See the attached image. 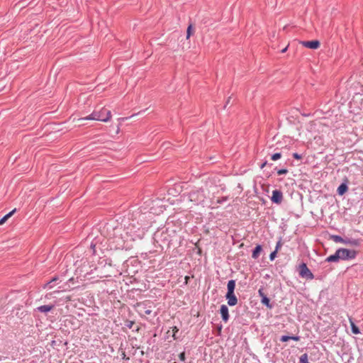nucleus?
I'll return each instance as SVG.
<instances>
[{
    "mask_svg": "<svg viewBox=\"0 0 363 363\" xmlns=\"http://www.w3.org/2000/svg\"><path fill=\"white\" fill-rule=\"evenodd\" d=\"M111 111L102 108L100 111H94L89 116L80 118L79 120H95L102 122H108L111 118Z\"/></svg>",
    "mask_w": 363,
    "mask_h": 363,
    "instance_id": "obj_1",
    "label": "nucleus"
},
{
    "mask_svg": "<svg viewBox=\"0 0 363 363\" xmlns=\"http://www.w3.org/2000/svg\"><path fill=\"white\" fill-rule=\"evenodd\" d=\"M189 200L195 204L203 203L206 199V194L203 189H196L191 190L189 194Z\"/></svg>",
    "mask_w": 363,
    "mask_h": 363,
    "instance_id": "obj_2",
    "label": "nucleus"
},
{
    "mask_svg": "<svg viewBox=\"0 0 363 363\" xmlns=\"http://www.w3.org/2000/svg\"><path fill=\"white\" fill-rule=\"evenodd\" d=\"M340 259L350 260L356 257L357 252L354 250H349L346 248H339L337 250Z\"/></svg>",
    "mask_w": 363,
    "mask_h": 363,
    "instance_id": "obj_3",
    "label": "nucleus"
},
{
    "mask_svg": "<svg viewBox=\"0 0 363 363\" xmlns=\"http://www.w3.org/2000/svg\"><path fill=\"white\" fill-rule=\"evenodd\" d=\"M298 273L300 277L303 278H307L309 279H313L314 278L313 273L308 268L306 263H301L298 266Z\"/></svg>",
    "mask_w": 363,
    "mask_h": 363,
    "instance_id": "obj_4",
    "label": "nucleus"
},
{
    "mask_svg": "<svg viewBox=\"0 0 363 363\" xmlns=\"http://www.w3.org/2000/svg\"><path fill=\"white\" fill-rule=\"evenodd\" d=\"M272 203L276 204H281L283 201V194L280 190H274L272 191V196L271 197Z\"/></svg>",
    "mask_w": 363,
    "mask_h": 363,
    "instance_id": "obj_5",
    "label": "nucleus"
},
{
    "mask_svg": "<svg viewBox=\"0 0 363 363\" xmlns=\"http://www.w3.org/2000/svg\"><path fill=\"white\" fill-rule=\"evenodd\" d=\"M225 298L228 301V304L230 306H234L238 303V298L234 293L227 292Z\"/></svg>",
    "mask_w": 363,
    "mask_h": 363,
    "instance_id": "obj_6",
    "label": "nucleus"
},
{
    "mask_svg": "<svg viewBox=\"0 0 363 363\" xmlns=\"http://www.w3.org/2000/svg\"><path fill=\"white\" fill-rule=\"evenodd\" d=\"M301 44L306 48L314 50L318 49L320 47V42L317 40L311 41H302Z\"/></svg>",
    "mask_w": 363,
    "mask_h": 363,
    "instance_id": "obj_7",
    "label": "nucleus"
},
{
    "mask_svg": "<svg viewBox=\"0 0 363 363\" xmlns=\"http://www.w3.org/2000/svg\"><path fill=\"white\" fill-rule=\"evenodd\" d=\"M220 313L221 315L222 320L226 323L229 320L228 308L226 305H221L220 308Z\"/></svg>",
    "mask_w": 363,
    "mask_h": 363,
    "instance_id": "obj_8",
    "label": "nucleus"
},
{
    "mask_svg": "<svg viewBox=\"0 0 363 363\" xmlns=\"http://www.w3.org/2000/svg\"><path fill=\"white\" fill-rule=\"evenodd\" d=\"M138 307L140 313L141 314L143 313V314H145V315H150L152 313V309L150 308V307H149L147 308V306H146V303H144V302L138 303Z\"/></svg>",
    "mask_w": 363,
    "mask_h": 363,
    "instance_id": "obj_9",
    "label": "nucleus"
},
{
    "mask_svg": "<svg viewBox=\"0 0 363 363\" xmlns=\"http://www.w3.org/2000/svg\"><path fill=\"white\" fill-rule=\"evenodd\" d=\"M361 241L359 239H345V245H350L351 246H359Z\"/></svg>",
    "mask_w": 363,
    "mask_h": 363,
    "instance_id": "obj_10",
    "label": "nucleus"
},
{
    "mask_svg": "<svg viewBox=\"0 0 363 363\" xmlns=\"http://www.w3.org/2000/svg\"><path fill=\"white\" fill-rule=\"evenodd\" d=\"M339 260H340V258H339V255H338V253L337 251L335 252V254L328 256L325 259V262H337Z\"/></svg>",
    "mask_w": 363,
    "mask_h": 363,
    "instance_id": "obj_11",
    "label": "nucleus"
},
{
    "mask_svg": "<svg viewBox=\"0 0 363 363\" xmlns=\"http://www.w3.org/2000/svg\"><path fill=\"white\" fill-rule=\"evenodd\" d=\"M262 250V246L260 245H257L252 251V257L255 259H257Z\"/></svg>",
    "mask_w": 363,
    "mask_h": 363,
    "instance_id": "obj_12",
    "label": "nucleus"
},
{
    "mask_svg": "<svg viewBox=\"0 0 363 363\" xmlns=\"http://www.w3.org/2000/svg\"><path fill=\"white\" fill-rule=\"evenodd\" d=\"M289 340H295V341H299L300 337L299 336L282 335L280 337V341L283 342H287Z\"/></svg>",
    "mask_w": 363,
    "mask_h": 363,
    "instance_id": "obj_13",
    "label": "nucleus"
},
{
    "mask_svg": "<svg viewBox=\"0 0 363 363\" xmlns=\"http://www.w3.org/2000/svg\"><path fill=\"white\" fill-rule=\"evenodd\" d=\"M235 288V281L233 279L229 280L227 284V292L234 293Z\"/></svg>",
    "mask_w": 363,
    "mask_h": 363,
    "instance_id": "obj_14",
    "label": "nucleus"
},
{
    "mask_svg": "<svg viewBox=\"0 0 363 363\" xmlns=\"http://www.w3.org/2000/svg\"><path fill=\"white\" fill-rule=\"evenodd\" d=\"M347 189H348V187H347V184L345 183H342L338 186L337 191L339 195L342 196L346 193Z\"/></svg>",
    "mask_w": 363,
    "mask_h": 363,
    "instance_id": "obj_15",
    "label": "nucleus"
},
{
    "mask_svg": "<svg viewBox=\"0 0 363 363\" xmlns=\"http://www.w3.org/2000/svg\"><path fill=\"white\" fill-rule=\"evenodd\" d=\"M113 239V242H116V248H122L123 247V240L121 238H118V237H114L112 238Z\"/></svg>",
    "mask_w": 363,
    "mask_h": 363,
    "instance_id": "obj_16",
    "label": "nucleus"
},
{
    "mask_svg": "<svg viewBox=\"0 0 363 363\" xmlns=\"http://www.w3.org/2000/svg\"><path fill=\"white\" fill-rule=\"evenodd\" d=\"M349 320L351 325L352 332L355 335L360 333L359 328L354 324V323L352 320V318H350Z\"/></svg>",
    "mask_w": 363,
    "mask_h": 363,
    "instance_id": "obj_17",
    "label": "nucleus"
},
{
    "mask_svg": "<svg viewBox=\"0 0 363 363\" xmlns=\"http://www.w3.org/2000/svg\"><path fill=\"white\" fill-rule=\"evenodd\" d=\"M261 303L269 309H272L273 307V306L270 303L269 298L267 296H263V298L261 299Z\"/></svg>",
    "mask_w": 363,
    "mask_h": 363,
    "instance_id": "obj_18",
    "label": "nucleus"
},
{
    "mask_svg": "<svg viewBox=\"0 0 363 363\" xmlns=\"http://www.w3.org/2000/svg\"><path fill=\"white\" fill-rule=\"evenodd\" d=\"M16 209L14 208L11 212L5 215L1 219H0V225H3L11 216L16 212Z\"/></svg>",
    "mask_w": 363,
    "mask_h": 363,
    "instance_id": "obj_19",
    "label": "nucleus"
},
{
    "mask_svg": "<svg viewBox=\"0 0 363 363\" xmlns=\"http://www.w3.org/2000/svg\"><path fill=\"white\" fill-rule=\"evenodd\" d=\"M53 308L52 306H50V305H43V306H41L40 307H38V311L40 312H42V313H47V312H49L52 310V308Z\"/></svg>",
    "mask_w": 363,
    "mask_h": 363,
    "instance_id": "obj_20",
    "label": "nucleus"
},
{
    "mask_svg": "<svg viewBox=\"0 0 363 363\" xmlns=\"http://www.w3.org/2000/svg\"><path fill=\"white\" fill-rule=\"evenodd\" d=\"M331 238H332L333 240L335 242H340V243H343V244L345 243V239H344L343 238H342L340 235H332Z\"/></svg>",
    "mask_w": 363,
    "mask_h": 363,
    "instance_id": "obj_21",
    "label": "nucleus"
},
{
    "mask_svg": "<svg viewBox=\"0 0 363 363\" xmlns=\"http://www.w3.org/2000/svg\"><path fill=\"white\" fill-rule=\"evenodd\" d=\"M299 362L300 363H309L308 354L306 353L303 354L300 357Z\"/></svg>",
    "mask_w": 363,
    "mask_h": 363,
    "instance_id": "obj_22",
    "label": "nucleus"
},
{
    "mask_svg": "<svg viewBox=\"0 0 363 363\" xmlns=\"http://www.w3.org/2000/svg\"><path fill=\"white\" fill-rule=\"evenodd\" d=\"M58 280V277H54L50 281H48L44 286V288H50L51 289L52 286H50L51 283L54 282V281H56Z\"/></svg>",
    "mask_w": 363,
    "mask_h": 363,
    "instance_id": "obj_23",
    "label": "nucleus"
},
{
    "mask_svg": "<svg viewBox=\"0 0 363 363\" xmlns=\"http://www.w3.org/2000/svg\"><path fill=\"white\" fill-rule=\"evenodd\" d=\"M281 157V153L280 152H277V153H274L272 155L271 157V159L273 160V161H276L279 159H280Z\"/></svg>",
    "mask_w": 363,
    "mask_h": 363,
    "instance_id": "obj_24",
    "label": "nucleus"
},
{
    "mask_svg": "<svg viewBox=\"0 0 363 363\" xmlns=\"http://www.w3.org/2000/svg\"><path fill=\"white\" fill-rule=\"evenodd\" d=\"M191 30H192V26L191 25H189L187 28V31H186V38H189V37L191 36Z\"/></svg>",
    "mask_w": 363,
    "mask_h": 363,
    "instance_id": "obj_25",
    "label": "nucleus"
},
{
    "mask_svg": "<svg viewBox=\"0 0 363 363\" xmlns=\"http://www.w3.org/2000/svg\"><path fill=\"white\" fill-rule=\"evenodd\" d=\"M286 173H288V169H278L277 170V174L279 175L286 174Z\"/></svg>",
    "mask_w": 363,
    "mask_h": 363,
    "instance_id": "obj_26",
    "label": "nucleus"
},
{
    "mask_svg": "<svg viewBox=\"0 0 363 363\" xmlns=\"http://www.w3.org/2000/svg\"><path fill=\"white\" fill-rule=\"evenodd\" d=\"M179 331V329L177 328V327L176 326H174L172 328V332H173V337H174V340H177V337H176V333Z\"/></svg>",
    "mask_w": 363,
    "mask_h": 363,
    "instance_id": "obj_27",
    "label": "nucleus"
},
{
    "mask_svg": "<svg viewBox=\"0 0 363 363\" xmlns=\"http://www.w3.org/2000/svg\"><path fill=\"white\" fill-rule=\"evenodd\" d=\"M282 246V242H281V240H279L277 242V245H276V247H275V250H277V252H278V250Z\"/></svg>",
    "mask_w": 363,
    "mask_h": 363,
    "instance_id": "obj_28",
    "label": "nucleus"
},
{
    "mask_svg": "<svg viewBox=\"0 0 363 363\" xmlns=\"http://www.w3.org/2000/svg\"><path fill=\"white\" fill-rule=\"evenodd\" d=\"M277 250H274V251H273V252L270 254V255H269V259H270V260H272H272H274V258H275V257H276V256H277Z\"/></svg>",
    "mask_w": 363,
    "mask_h": 363,
    "instance_id": "obj_29",
    "label": "nucleus"
},
{
    "mask_svg": "<svg viewBox=\"0 0 363 363\" xmlns=\"http://www.w3.org/2000/svg\"><path fill=\"white\" fill-rule=\"evenodd\" d=\"M179 359L182 361V362H184L185 359H186V357H185V352H183L182 353L179 354Z\"/></svg>",
    "mask_w": 363,
    "mask_h": 363,
    "instance_id": "obj_30",
    "label": "nucleus"
},
{
    "mask_svg": "<svg viewBox=\"0 0 363 363\" xmlns=\"http://www.w3.org/2000/svg\"><path fill=\"white\" fill-rule=\"evenodd\" d=\"M292 155H293V157L296 160H301L302 158V156L297 152L293 153Z\"/></svg>",
    "mask_w": 363,
    "mask_h": 363,
    "instance_id": "obj_31",
    "label": "nucleus"
},
{
    "mask_svg": "<svg viewBox=\"0 0 363 363\" xmlns=\"http://www.w3.org/2000/svg\"><path fill=\"white\" fill-rule=\"evenodd\" d=\"M134 324V322L133 321H131V320H127L126 321V324L125 325L128 328H132L133 325Z\"/></svg>",
    "mask_w": 363,
    "mask_h": 363,
    "instance_id": "obj_32",
    "label": "nucleus"
},
{
    "mask_svg": "<svg viewBox=\"0 0 363 363\" xmlns=\"http://www.w3.org/2000/svg\"><path fill=\"white\" fill-rule=\"evenodd\" d=\"M258 294L261 297V299L263 298V296H266V294L264 292L263 289H259L258 290Z\"/></svg>",
    "mask_w": 363,
    "mask_h": 363,
    "instance_id": "obj_33",
    "label": "nucleus"
},
{
    "mask_svg": "<svg viewBox=\"0 0 363 363\" xmlns=\"http://www.w3.org/2000/svg\"><path fill=\"white\" fill-rule=\"evenodd\" d=\"M228 198L227 197H222L220 199H218L217 200V203H222L223 202L227 201Z\"/></svg>",
    "mask_w": 363,
    "mask_h": 363,
    "instance_id": "obj_34",
    "label": "nucleus"
},
{
    "mask_svg": "<svg viewBox=\"0 0 363 363\" xmlns=\"http://www.w3.org/2000/svg\"><path fill=\"white\" fill-rule=\"evenodd\" d=\"M267 164V162L265 161L264 162H263L261 166H260V168L261 169H263L266 165Z\"/></svg>",
    "mask_w": 363,
    "mask_h": 363,
    "instance_id": "obj_35",
    "label": "nucleus"
},
{
    "mask_svg": "<svg viewBox=\"0 0 363 363\" xmlns=\"http://www.w3.org/2000/svg\"><path fill=\"white\" fill-rule=\"evenodd\" d=\"M122 356H123V359H129V357H126V355H125V352H123L122 354Z\"/></svg>",
    "mask_w": 363,
    "mask_h": 363,
    "instance_id": "obj_36",
    "label": "nucleus"
},
{
    "mask_svg": "<svg viewBox=\"0 0 363 363\" xmlns=\"http://www.w3.org/2000/svg\"><path fill=\"white\" fill-rule=\"evenodd\" d=\"M287 48H288V47H286V48H284V49H282V50H281V53L285 52L286 51V50H287Z\"/></svg>",
    "mask_w": 363,
    "mask_h": 363,
    "instance_id": "obj_37",
    "label": "nucleus"
},
{
    "mask_svg": "<svg viewBox=\"0 0 363 363\" xmlns=\"http://www.w3.org/2000/svg\"><path fill=\"white\" fill-rule=\"evenodd\" d=\"M230 97H229L226 101V104L225 105V108L226 107L227 104L230 103Z\"/></svg>",
    "mask_w": 363,
    "mask_h": 363,
    "instance_id": "obj_38",
    "label": "nucleus"
},
{
    "mask_svg": "<svg viewBox=\"0 0 363 363\" xmlns=\"http://www.w3.org/2000/svg\"><path fill=\"white\" fill-rule=\"evenodd\" d=\"M189 279V277L188 276H186L185 277V282H186V284H187Z\"/></svg>",
    "mask_w": 363,
    "mask_h": 363,
    "instance_id": "obj_39",
    "label": "nucleus"
},
{
    "mask_svg": "<svg viewBox=\"0 0 363 363\" xmlns=\"http://www.w3.org/2000/svg\"><path fill=\"white\" fill-rule=\"evenodd\" d=\"M67 301H70V300H71L70 296H67Z\"/></svg>",
    "mask_w": 363,
    "mask_h": 363,
    "instance_id": "obj_40",
    "label": "nucleus"
},
{
    "mask_svg": "<svg viewBox=\"0 0 363 363\" xmlns=\"http://www.w3.org/2000/svg\"><path fill=\"white\" fill-rule=\"evenodd\" d=\"M95 247V245H91V248H94Z\"/></svg>",
    "mask_w": 363,
    "mask_h": 363,
    "instance_id": "obj_41",
    "label": "nucleus"
}]
</instances>
